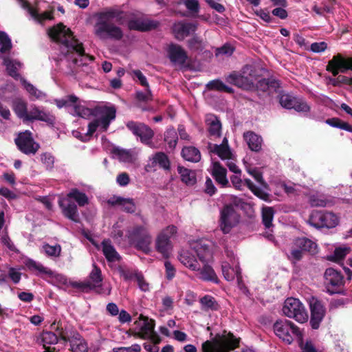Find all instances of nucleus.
I'll use <instances>...</instances> for the list:
<instances>
[{
  "label": "nucleus",
  "mask_w": 352,
  "mask_h": 352,
  "mask_svg": "<svg viewBox=\"0 0 352 352\" xmlns=\"http://www.w3.org/2000/svg\"><path fill=\"white\" fill-rule=\"evenodd\" d=\"M94 34L101 41H120L124 33L120 27L126 21L125 12L114 8H109L95 14Z\"/></svg>",
  "instance_id": "obj_1"
},
{
  "label": "nucleus",
  "mask_w": 352,
  "mask_h": 352,
  "mask_svg": "<svg viewBox=\"0 0 352 352\" xmlns=\"http://www.w3.org/2000/svg\"><path fill=\"white\" fill-rule=\"evenodd\" d=\"M48 35L52 40L63 45L66 52L63 51V53L67 58H72L74 65L78 63V60L76 58H72L74 53L80 56L87 58L90 61L95 60L94 56L85 53L82 43L80 42L75 37L72 30L67 28L62 23L50 28Z\"/></svg>",
  "instance_id": "obj_2"
},
{
  "label": "nucleus",
  "mask_w": 352,
  "mask_h": 352,
  "mask_svg": "<svg viewBox=\"0 0 352 352\" xmlns=\"http://www.w3.org/2000/svg\"><path fill=\"white\" fill-rule=\"evenodd\" d=\"M273 329L275 334L285 343L290 344L296 338L300 345L303 343V334L300 329L292 321L278 320Z\"/></svg>",
  "instance_id": "obj_3"
},
{
  "label": "nucleus",
  "mask_w": 352,
  "mask_h": 352,
  "mask_svg": "<svg viewBox=\"0 0 352 352\" xmlns=\"http://www.w3.org/2000/svg\"><path fill=\"white\" fill-rule=\"evenodd\" d=\"M305 252L315 255L318 252L316 242L307 237H298L293 241L288 259L294 264L301 261Z\"/></svg>",
  "instance_id": "obj_4"
},
{
  "label": "nucleus",
  "mask_w": 352,
  "mask_h": 352,
  "mask_svg": "<svg viewBox=\"0 0 352 352\" xmlns=\"http://www.w3.org/2000/svg\"><path fill=\"white\" fill-rule=\"evenodd\" d=\"M254 67L252 65H246L242 69V74L232 72L226 77V80L227 82L244 90H254V82L252 79L254 76Z\"/></svg>",
  "instance_id": "obj_5"
},
{
  "label": "nucleus",
  "mask_w": 352,
  "mask_h": 352,
  "mask_svg": "<svg viewBox=\"0 0 352 352\" xmlns=\"http://www.w3.org/2000/svg\"><path fill=\"white\" fill-rule=\"evenodd\" d=\"M339 222V217L334 212L327 210H313L308 219L309 224L317 229L333 228Z\"/></svg>",
  "instance_id": "obj_6"
},
{
  "label": "nucleus",
  "mask_w": 352,
  "mask_h": 352,
  "mask_svg": "<svg viewBox=\"0 0 352 352\" xmlns=\"http://www.w3.org/2000/svg\"><path fill=\"white\" fill-rule=\"evenodd\" d=\"M129 239L137 250L145 254L151 252L152 237L145 227L142 226L134 227L129 233Z\"/></svg>",
  "instance_id": "obj_7"
},
{
  "label": "nucleus",
  "mask_w": 352,
  "mask_h": 352,
  "mask_svg": "<svg viewBox=\"0 0 352 352\" xmlns=\"http://www.w3.org/2000/svg\"><path fill=\"white\" fill-rule=\"evenodd\" d=\"M344 277L342 274L332 267L327 268L324 273V286L330 295L342 294L344 291Z\"/></svg>",
  "instance_id": "obj_8"
},
{
  "label": "nucleus",
  "mask_w": 352,
  "mask_h": 352,
  "mask_svg": "<svg viewBox=\"0 0 352 352\" xmlns=\"http://www.w3.org/2000/svg\"><path fill=\"white\" fill-rule=\"evenodd\" d=\"M283 312L288 318L300 323L307 322L308 315L302 303L297 298H288L285 300Z\"/></svg>",
  "instance_id": "obj_9"
},
{
  "label": "nucleus",
  "mask_w": 352,
  "mask_h": 352,
  "mask_svg": "<svg viewBox=\"0 0 352 352\" xmlns=\"http://www.w3.org/2000/svg\"><path fill=\"white\" fill-rule=\"evenodd\" d=\"M177 227L169 226L163 230L155 240V249L165 258L169 257L173 249L170 238L177 232Z\"/></svg>",
  "instance_id": "obj_10"
},
{
  "label": "nucleus",
  "mask_w": 352,
  "mask_h": 352,
  "mask_svg": "<svg viewBox=\"0 0 352 352\" xmlns=\"http://www.w3.org/2000/svg\"><path fill=\"white\" fill-rule=\"evenodd\" d=\"M89 280L75 283L73 286L83 291L94 290L98 294H102L100 289L102 285L103 277L100 268L96 264H93V268L89 274Z\"/></svg>",
  "instance_id": "obj_11"
},
{
  "label": "nucleus",
  "mask_w": 352,
  "mask_h": 352,
  "mask_svg": "<svg viewBox=\"0 0 352 352\" xmlns=\"http://www.w3.org/2000/svg\"><path fill=\"white\" fill-rule=\"evenodd\" d=\"M278 102L282 107L287 109H294L298 112H308L310 107L308 104L300 98L284 91H278Z\"/></svg>",
  "instance_id": "obj_12"
},
{
  "label": "nucleus",
  "mask_w": 352,
  "mask_h": 352,
  "mask_svg": "<svg viewBox=\"0 0 352 352\" xmlns=\"http://www.w3.org/2000/svg\"><path fill=\"white\" fill-rule=\"evenodd\" d=\"M351 59L352 57H345L338 53L328 62L326 70L331 72L333 76H337L339 73H345L348 70L352 71Z\"/></svg>",
  "instance_id": "obj_13"
},
{
  "label": "nucleus",
  "mask_w": 352,
  "mask_h": 352,
  "mask_svg": "<svg viewBox=\"0 0 352 352\" xmlns=\"http://www.w3.org/2000/svg\"><path fill=\"white\" fill-rule=\"evenodd\" d=\"M126 126L133 135L140 137V141L148 146H151L152 141L154 136V131L148 125L143 122H138L135 121H129Z\"/></svg>",
  "instance_id": "obj_14"
},
{
  "label": "nucleus",
  "mask_w": 352,
  "mask_h": 352,
  "mask_svg": "<svg viewBox=\"0 0 352 352\" xmlns=\"http://www.w3.org/2000/svg\"><path fill=\"white\" fill-rule=\"evenodd\" d=\"M14 142L19 150L26 155L35 154L40 148L29 131L20 133Z\"/></svg>",
  "instance_id": "obj_15"
},
{
  "label": "nucleus",
  "mask_w": 352,
  "mask_h": 352,
  "mask_svg": "<svg viewBox=\"0 0 352 352\" xmlns=\"http://www.w3.org/2000/svg\"><path fill=\"white\" fill-rule=\"evenodd\" d=\"M311 317L309 323L313 329H318L326 314V308L324 302L317 298L312 297L309 300Z\"/></svg>",
  "instance_id": "obj_16"
},
{
  "label": "nucleus",
  "mask_w": 352,
  "mask_h": 352,
  "mask_svg": "<svg viewBox=\"0 0 352 352\" xmlns=\"http://www.w3.org/2000/svg\"><path fill=\"white\" fill-rule=\"evenodd\" d=\"M238 222L237 214L231 204L223 206L221 210L220 227L224 234H228Z\"/></svg>",
  "instance_id": "obj_17"
},
{
  "label": "nucleus",
  "mask_w": 352,
  "mask_h": 352,
  "mask_svg": "<svg viewBox=\"0 0 352 352\" xmlns=\"http://www.w3.org/2000/svg\"><path fill=\"white\" fill-rule=\"evenodd\" d=\"M197 29V23L179 21L173 23L171 30L175 38L178 41H183L191 33L195 32Z\"/></svg>",
  "instance_id": "obj_18"
},
{
  "label": "nucleus",
  "mask_w": 352,
  "mask_h": 352,
  "mask_svg": "<svg viewBox=\"0 0 352 352\" xmlns=\"http://www.w3.org/2000/svg\"><path fill=\"white\" fill-rule=\"evenodd\" d=\"M35 120L42 121L50 126H54L56 118L50 111L41 109L36 106H32L29 109L27 121L33 122Z\"/></svg>",
  "instance_id": "obj_19"
},
{
  "label": "nucleus",
  "mask_w": 352,
  "mask_h": 352,
  "mask_svg": "<svg viewBox=\"0 0 352 352\" xmlns=\"http://www.w3.org/2000/svg\"><path fill=\"white\" fill-rule=\"evenodd\" d=\"M280 87V81L273 77L268 78H261L254 85V89L258 93L262 92L271 96L274 93L278 92Z\"/></svg>",
  "instance_id": "obj_20"
},
{
  "label": "nucleus",
  "mask_w": 352,
  "mask_h": 352,
  "mask_svg": "<svg viewBox=\"0 0 352 352\" xmlns=\"http://www.w3.org/2000/svg\"><path fill=\"white\" fill-rule=\"evenodd\" d=\"M168 57L170 61L174 64L184 65L188 58L184 49L179 45L170 43L167 49Z\"/></svg>",
  "instance_id": "obj_21"
},
{
  "label": "nucleus",
  "mask_w": 352,
  "mask_h": 352,
  "mask_svg": "<svg viewBox=\"0 0 352 352\" xmlns=\"http://www.w3.org/2000/svg\"><path fill=\"white\" fill-rule=\"evenodd\" d=\"M127 26L130 30L145 32L156 29L159 26V22L153 20L135 19L129 20Z\"/></svg>",
  "instance_id": "obj_22"
},
{
  "label": "nucleus",
  "mask_w": 352,
  "mask_h": 352,
  "mask_svg": "<svg viewBox=\"0 0 352 352\" xmlns=\"http://www.w3.org/2000/svg\"><path fill=\"white\" fill-rule=\"evenodd\" d=\"M240 338H236L232 333L223 336L218 343L217 348L212 352H229L239 346Z\"/></svg>",
  "instance_id": "obj_23"
},
{
  "label": "nucleus",
  "mask_w": 352,
  "mask_h": 352,
  "mask_svg": "<svg viewBox=\"0 0 352 352\" xmlns=\"http://www.w3.org/2000/svg\"><path fill=\"white\" fill-rule=\"evenodd\" d=\"M192 249L199 261L208 263L212 258V252L210 245L204 241H199L193 244Z\"/></svg>",
  "instance_id": "obj_24"
},
{
  "label": "nucleus",
  "mask_w": 352,
  "mask_h": 352,
  "mask_svg": "<svg viewBox=\"0 0 352 352\" xmlns=\"http://www.w3.org/2000/svg\"><path fill=\"white\" fill-rule=\"evenodd\" d=\"M211 175L216 181L222 187H227L229 182L227 179V170L219 162H213Z\"/></svg>",
  "instance_id": "obj_25"
},
{
  "label": "nucleus",
  "mask_w": 352,
  "mask_h": 352,
  "mask_svg": "<svg viewBox=\"0 0 352 352\" xmlns=\"http://www.w3.org/2000/svg\"><path fill=\"white\" fill-rule=\"evenodd\" d=\"M139 320L143 321V324L140 327V332L138 333L137 335L142 339H146L150 336L153 335L158 338V336L154 333L155 328V320L153 319H148V317L140 315Z\"/></svg>",
  "instance_id": "obj_26"
},
{
  "label": "nucleus",
  "mask_w": 352,
  "mask_h": 352,
  "mask_svg": "<svg viewBox=\"0 0 352 352\" xmlns=\"http://www.w3.org/2000/svg\"><path fill=\"white\" fill-rule=\"evenodd\" d=\"M206 123L208 126V131L210 136L219 138L221 135V123L219 119L213 114L208 115Z\"/></svg>",
  "instance_id": "obj_27"
},
{
  "label": "nucleus",
  "mask_w": 352,
  "mask_h": 352,
  "mask_svg": "<svg viewBox=\"0 0 352 352\" xmlns=\"http://www.w3.org/2000/svg\"><path fill=\"white\" fill-rule=\"evenodd\" d=\"M68 342H70L72 352H87L88 351L86 342L78 332H74Z\"/></svg>",
  "instance_id": "obj_28"
},
{
  "label": "nucleus",
  "mask_w": 352,
  "mask_h": 352,
  "mask_svg": "<svg viewBox=\"0 0 352 352\" xmlns=\"http://www.w3.org/2000/svg\"><path fill=\"white\" fill-rule=\"evenodd\" d=\"M41 341L45 351L43 352H58L54 346H47V344H55L58 342V335L52 331H43L41 334Z\"/></svg>",
  "instance_id": "obj_29"
},
{
  "label": "nucleus",
  "mask_w": 352,
  "mask_h": 352,
  "mask_svg": "<svg viewBox=\"0 0 352 352\" xmlns=\"http://www.w3.org/2000/svg\"><path fill=\"white\" fill-rule=\"evenodd\" d=\"M102 251L106 259L109 262L119 261L120 256L111 244L110 239H104L101 243Z\"/></svg>",
  "instance_id": "obj_30"
},
{
  "label": "nucleus",
  "mask_w": 352,
  "mask_h": 352,
  "mask_svg": "<svg viewBox=\"0 0 352 352\" xmlns=\"http://www.w3.org/2000/svg\"><path fill=\"white\" fill-rule=\"evenodd\" d=\"M58 205L65 217L76 223L79 221L77 206L74 202L69 201L65 206L62 201H59Z\"/></svg>",
  "instance_id": "obj_31"
},
{
  "label": "nucleus",
  "mask_w": 352,
  "mask_h": 352,
  "mask_svg": "<svg viewBox=\"0 0 352 352\" xmlns=\"http://www.w3.org/2000/svg\"><path fill=\"white\" fill-rule=\"evenodd\" d=\"M243 138L251 151L258 152L261 149L262 138L254 132L247 131L243 133Z\"/></svg>",
  "instance_id": "obj_32"
},
{
  "label": "nucleus",
  "mask_w": 352,
  "mask_h": 352,
  "mask_svg": "<svg viewBox=\"0 0 352 352\" xmlns=\"http://www.w3.org/2000/svg\"><path fill=\"white\" fill-rule=\"evenodd\" d=\"M177 172L180 175L182 182L188 186H193L197 182L196 173L194 170L179 165Z\"/></svg>",
  "instance_id": "obj_33"
},
{
  "label": "nucleus",
  "mask_w": 352,
  "mask_h": 352,
  "mask_svg": "<svg viewBox=\"0 0 352 352\" xmlns=\"http://www.w3.org/2000/svg\"><path fill=\"white\" fill-rule=\"evenodd\" d=\"M182 157L190 162H198L201 160V153L195 146H184L181 152Z\"/></svg>",
  "instance_id": "obj_34"
},
{
  "label": "nucleus",
  "mask_w": 352,
  "mask_h": 352,
  "mask_svg": "<svg viewBox=\"0 0 352 352\" xmlns=\"http://www.w3.org/2000/svg\"><path fill=\"white\" fill-rule=\"evenodd\" d=\"M25 266L30 271L35 272L37 276L41 274H45L49 276L52 275V272L51 270L44 267L41 263H38L32 259L27 260L25 262Z\"/></svg>",
  "instance_id": "obj_35"
},
{
  "label": "nucleus",
  "mask_w": 352,
  "mask_h": 352,
  "mask_svg": "<svg viewBox=\"0 0 352 352\" xmlns=\"http://www.w3.org/2000/svg\"><path fill=\"white\" fill-rule=\"evenodd\" d=\"M204 267L199 270L200 272V278L204 281H210L214 283H219V278L213 268L207 263H204Z\"/></svg>",
  "instance_id": "obj_36"
},
{
  "label": "nucleus",
  "mask_w": 352,
  "mask_h": 352,
  "mask_svg": "<svg viewBox=\"0 0 352 352\" xmlns=\"http://www.w3.org/2000/svg\"><path fill=\"white\" fill-rule=\"evenodd\" d=\"M309 202L312 207H327L331 206L335 204L333 199H328L323 195H311L309 199Z\"/></svg>",
  "instance_id": "obj_37"
},
{
  "label": "nucleus",
  "mask_w": 352,
  "mask_h": 352,
  "mask_svg": "<svg viewBox=\"0 0 352 352\" xmlns=\"http://www.w3.org/2000/svg\"><path fill=\"white\" fill-rule=\"evenodd\" d=\"M206 87L208 90L223 91L228 94L234 93V89L232 87L227 86L219 79L209 81L206 85Z\"/></svg>",
  "instance_id": "obj_38"
},
{
  "label": "nucleus",
  "mask_w": 352,
  "mask_h": 352,
  "mask_svg": "<svg viewBox=\"0 0 352 352\" xmlns=\"http://www.w3.org/2000/svg\"><path fill=\"white\" fill-rule=\"evenodd\" d=\"M199 302L202 307V310L217 311L219 309V305L215 298L210 295H205L200 298Z\"/></svg>",
  "instance_id": "obj_39"
},
{
  "label": "nucleus",
  "mask_w": 352,
  "mask_h": 352,
  "mask_svg": "<svg viewBox=\"0 0 352 352\" xmlns=\"http://www.w3.org/2000/svg\"><path fill=\"white\" fill-rule=\"evenodd\" d=\"M153 163L158 164L159 167L164 170H170V162L168 155L164 152H157L153 156Z\"/></svg>",
  "instance_id": "obj_40"
},
{
  "label": "nucleus",
  "mask_w": 352,
  "mask_h": 352,
  "mask_svg": "<svg viewBox=\"0 0 352 352\" xmlns=\"http://www.w3.org/2000/svg\"><path fill=\"white\" fill-rule=\"evenodd\" d=\"M67 197L74 199L79 206H85L88 204V197L85 193L80 192L77 188H72L67 194Z\"/></svg>",
  "instance_id": "obj_41"
},
{
  "label": "nucleus",
  "mask_w": 352,
  "mask_h": 352,
  "mask_svg": "<svg viewBox=\"0 0 352 352\" xmlns=\"http://www.w3.org/2000/svg\"><path fill=\"white\" fill-rule=\"evenodd\" d=\"M177 140L178 134L174 127L171 126L167 129L164 133V141L170 149H174L176 147Z\"/></svg>",
  "instance_id": "obj_42"
},
{
  "label": "nucleus",
  "mask_w": 352,
  "mask_h": 352,
  "mask_svg": "<svg viewBox=\"0 0 352 352\" xmlns=\"http://www.w3.org/2000/svg\"><path fill=\"white\" fill-rule=\"evenodd\" d=\"M14 111L16 115L23 121H27L29 110L27 104L23 101H17L14 103Z\"/></svg>",
  "instance_id": "obj_43"
},
{
  "label": "nucleus",
  "mask_w": 352,
  "mask_h": 352,
  "mask_svg": "<svg viewBox=\"0 0 352 352\" xmlns=\"http://www.w3.org/2000/svg\"><path fill=\"white\" fill-rule=\"evenodd\" d=\"M181 262L188 268L191 270L196 271L200 270V265L194 256L188 254H184L180 255Z\"/></svg>",
  "instance_id": "obj_44"
},
{
  "label": "nucleus",
  "mask_w": 352,
  "mask_h": 352,
  "mask_svg": "<svg viewBox=\"0 0 352 352\" xmlns=\"http://www.w3.org/2000/svg\"><path fill=\"white\" fill-rule=\"evenodd\" d=\"M325 122L329 126L338 129H340L350 132L352 131V126L338 118H328Z\"/></svg>",
  "instance_id": "obj_45"
},
{
  "label": "nucleus",
  "mask_w": 352,
  "mask_h": 352,
  "mask_svg": "<svg viewBox=\"0 0 352 352\" xmlns=\"http://www.w3.org/2000/svg\"><path fill=\"white\" fill-rule=\"evenodd\" d=\"M274 214V210L272 207H264L262 209V222L266 228L273 226L272 221Z\"/></svg>",
  "instance_id": "obj_46"
},
{
  "label": "nucleus",
  "mask_w": 352,
  "mask_h": 352,
  "mask_svg": "<svg viewBox=\"0 0 352 352\" xmlns=\"http://www.w3.org/2000/svg\"><path fill=\"white\" fill-rule=\"evenodd\" d=\"M212 152L216 153L221 160L232 159V153L230 151V146L214 144Z\"/></svg>",
  "instance_id": "obj_47"
},
{
  "label": "nucleus",
  "mask_w": 352,
  "mask_h": 352,
  "mask_svg": "<svg viewBox=\"0 0 352 352\" xmlns=\"http://www.w3.org/2000/svg\"><path fill=\"white\" fill-rule=\"evenodd\" d=\"M51 329L54 330L55 333L58 335V338L64 341L65 342H67L69 340V336H67V332L63 329L62 327V323L59 320L56 322V320L51 324Z\"/></svg>",
  "instance_id": "obj_48"
},
{
  "label": "nucleus",
  "mask_w": 352,
  "mask_h": 352,
  "mask_svg": "<svg viewBox=\"0 0 352 352\" xmlns=\"http://www.w3.org/2000/svg\"><path fill=\"white\" fill-rule=\"evenodd\" d=\"M0 52L2 53L8 52L12 48L11 40L5 32L0 31Z\"/></svg>",
  "instance_id": "obj_49"
},
{
  "label": "nucleus",
  "mask_w": 352,
  "mask_h": 352,
  "mask_svg": "<svg viewBox=\"0 0 352 352\" xmlns=\"http://www.w3.org/2000/svg\"><path fill=\"white\" fill-rule=\"evenodd\" d=\"M5 65L6 66V70L9 76H12L15 79H18L19 74L16 65L19 66V63L14 62L12 60H6Z\"/></svg>",
  "instance_id": "obj_50"
},
{
  "label": "nucleus",
  "mask_w": 352,
  "mask_h": 352,
  "mask_svg": "<svg viewBox=\"0 0 352 352\" xmlns=\"http://www.w3.org/2000/svg\"><path fill=\"white\" fill-rule=\"evenodd\" d=\"M43 248L45 254L50 256L58 257L60 255L61 246L59 244L50 245L47 243L43 245Z\"/></svg>",
  "instance_id": "obj_51"
},
{
  "label": "nucleus",
  "mask_w": 352,
  "mask_h": 352,
  "mask_svg": "<svg viewBox=\"0 0 352 352\" xmlns=\"http://www.w3.org/2000/svg\"><path fill=\"white\" fill-rule=\"evenodd\" d=\"M203 40L197 34H194L192 37L187 41L188 47L191 50H199L201 48Z\"/></svg>",
  "instance_id": "obj_52"
},
{
  "label": "nucleus",
  "mask_w": 352,
  "mask_h": 352,
  "mask_svg": "<svg viewBox=\"0 0 352 352\" xmlns=\"http://www.w3.org/2000/svg\"><path fill=\"white\" fill-rule=\"evenodd\" d=\"M41 161L45 164L47 170H52L54 164V157L50 153H43L41 155Z\"/></svg>",
  "instance_id": "obj_53"
},
{
  "label": "nucleus",
  "mask_w": 352,
  "mask_h": 352,
  "mask_svg": "<svg viewBox=\"0 0 352 352\" xmlns=\"http://www.w3.org/2000/svg\"><path fill=\"white\" fill-rule=\"evenodd\" d=\"M116 109L114 107H105L101 110V118L109 122L116 118Z\"/></svg>",
  "instance_id": "obj_54"
},
{
  "label": "nucleus",
  "mask_w": 352,
  "mask_h": 352,
  "mask_svg": "<svg viewBox=\"0 0 352 352\" xmlns=\"http://www.w3.org/2000/svg\"><path fill=\"white\" fill-rule=\"evenodd\" d=\"M221 270L226 280L228 281L234 280V269L231 267L228 263H223L221 265Z\"/></svg>",
  "instance_id": "obj_55"
},
{
  "label": "nucleus",
  "mask_w": 352,
  "mask_h": 352,
  "mask_svg": "<svg viewBox=\"0 0 352 352\" xmlns=\"http://www.w3.org/2000/svg\"><path fill=\"white\" fill-rule=\"evenodd\" d=\"M122 210L126 212L133 213L135 211L136 207L133 202V199L124 198V201L122 204Z\"/></svg>",
  "instance_id": "obj_56"
},
{
  "label": "nucleus",
  "mask_w": 352,
  "mask_h": 352,
  "mask_svg": "<svg viewBox=\"0 0 352 352\" xmlns=\"http://www.w3.org/2000/svg\"><path fill=\"white\" fill-rule=\"evenodd\" d=\"M350 248H336L333 252L334 260L340 261L343 259L349 253Z\"/></svg>",
  "instance_id": "obj_57"
},
{
  "label": "nucleus",
  "mask_w": 352,
  "mask_h": 352,
  "mask_svg": "<svg viewBox=\"0 0 352 352\" xmlns=\"http://www.w3.org/2000/svg\"><path fill=\"white\" fill-rule=\"evenodd\" d=\"M135 98L140 102H147L152 100V94L149 88H146V92L137 91Z\"/></svg>",
  "instance_id": "obj_58"
},
{
  "label": "nucleus",
  "mask_w": 352,
  "mask_h": 352,
  "mask_svg": "<svg viewBox=\"0 0 352 352\" xmlns=\"http://www.w3.org/2000/svg\"><path fill=\"white\" fill-rule=\"evenodd\" d=\"M256 16L267 23L275 22V19L270 16V12L263 9H260L255 12Z\"/></svg>",
  "instance_id": "obj_59"
},
{
  "label": "nucleus",
  "mask_w": 352,
  "mask_h": 352,
  "mask_svg": "<svg viewBox=\"0 0 352 352\" xmlns=\"http://www.w3.org/2000/svg\"><path fill=\"white\" fill-rule=\"evenodd\" d=\"M113 153L116 155H117L120 160L123 161H128L131 158L130 153L124 149H122L120 148H114L113 149Z\"/></svg>",
  "instance_id": "obj_60"
},
{
  "label": "nucleus",
  "mask_w": 352,
  "mask_h": 352,
  "mask_svg": "<svg viewBox=\"0 0 352 352\" xmlns=\"http://www.w3.org/2000/svg\"><path fill=\"white\" fill-rule=\"evenodd\" d=\"M327 48V43L324 41L315 42L311 43L310 50L315 53H320L324 52Z\"/></svg>",
  "instance_id": "obj_61"
},
{
  "label": "nucleus",
  "mask_w": 352,
  "mask_h": 352,
  "mask_svg": "<svg viewBox=\"0 0 352 352\" xmlns=\"http://www.w3.org/2000/svg\"><path fill=\"white\" fill-rule=\"evenodd\" d=\"M252 192L265 201L270 202L271 201L270 195L260 188L256 187Z\"/></svg>",
  "instance_id": "obj_62"
},
{
  "label": "nucleus",
  "mask_w": 352,
  "mask_h": 352,
  "mask_svg": "<svg viewBox=\"0 0 352 352\" xmlns=\"http://www.w3.org/2000/svg\"><path fill=\"white\" fill-rule=\"evenodd\" d=\"M166 270V278L168 280H172L175 276V269L170 262L166 261L164 263Z\"/></svg>",
  "instance_id": "obj_63"
},
{
  "label": "nucleus",
  "mask_w": 352,
  "mask_h": 352,
  "mask_svg": "<svg viewBox=\"0 0 352 352\" xmlns=\"http://www.w3.org/2000/svg\"><path fill=\"white\" fill-rule=\"evenodd\" d=\"M133 74L134 77L137 78L139 80L140 85L146 88H149L148 83L147 82L146 76L142 74V72L139 70H133Z\"/></svg>",
  "instance_id": "obj_64"
}]
</instances>
